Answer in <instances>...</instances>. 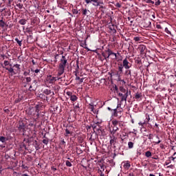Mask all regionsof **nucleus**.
<instances>
[{
    "label": "nucleus",
    "mask_w": 176,
    "mask_h": 176,
    "mask_svg": "<svg viewBox=\"0 0 176 176\" xmlns=\"http://www.w3.org/2000/svg\"><path fill=\"white\" fill-rule=\"evenodd\" d=\"M52 170H53L54 171H56L57 168H54V166H52Z\"/></svg>",
    "instance_id": "52"
},
{
    "label": "nucleus",
    "mask_w": 176,
    "mask_h": 176,
    "mask_svg": "<svg viewBox=\"0 0 176 176\" xmlns=\"http://www.w3.org/2000/svg\"><path fill=\"white\" fill-rule=\"evenodd\" d=\"M5 25H6L5 22H3V20H1L0 21V27H2L3 28V27H5Z\"/></svg>",
    "instance_id": "31"
},
{
    "label": "nucleus",
    "mask_w": 176,
    "mask_h": 176,
    "mask_svg": "<svg viewBox=\"0 0 176 176\" xmlns=\"http://www.w3.org/2000/svg\"><path fill=\"white\" fill-rule=\"evenodd\" d=\"M7 1V6H10L12 5V2H13V0H6Z\"/></svg>",
    "instance_id": "33"
},
{
    "label": "nucleus",
    "mask_w": 176,
    "mask_h": 176,
    "mask_svg": "<svg viewBox=\"0 0 176 176\" xmlns=\"http://www.w3.org/2000/svg\"><path fill=\"white\" fill-rule=\"evenodd\" d=\"M66 94L70 97L71 101L75 102L78 100V97L76 95H72V92L71 91L66 92Z\"/></svg>",
    "instance_id": "4"
},
{
    "label": "nucleus",
    "mask_w": 176,
    "mask_h": 176,
    "mask_svg": "<svg viewBox=\"0 0 176 176\" xmlns=\"http://www.w3.org/2000/svg\"><path fill=\"white\" fill-rule=\"evenodd\" d=\"M149 120H151V118L149 117V115L146 114V119L144 120V123L146 124H148V123H149Z\"/></svg>",
    "instance_id": "16"
},
{
    "label": "nucleus",
    "mask_w": 176,
    "mask_h": 176,
    "mask_svg": "<svg viewBox=\"0 0 176 176\" xmlns=\"http://www.w3.org/2000/svg\"><path fill=\"white\" fill-rule=\"evenodd\" d=\"M148 140H152V138H153L152 134H149V135H148Z\"/></svg>",
    "instance_id": "47"
},
{
    "label": "nucleus",
    "mask_w": 176,
    "mask_h": 176,
    "mask_svg": "<svg viewBox=\"0 0 176 176\" xmlns=\"http://www.w3.org/2000/svg\"><path fill=\"white\" fill-rule=\"evenodd\" d=\"M52 94V91L49 90V89H45L44 90V94H46L47 96H49V94Z\"/></svg>",
    "instance_id": "25"
},
{
    "label": "nucleus",
    "mask_w": 176,
    "mask_h": 176,
    "mask_svg": "<svg viewBox=\"0 0 176 176\" xmlns=\"http://www.w3.org/2000/svg\"><path fill=\"white\" fill-rule=\"evenodd\" d=\"M18 129H19V131H21L24 134V133L25 131V125L24 124V123L21 122L19 124Z\"/></svg>",
    "instance_id": "9"
},
{
    "label": "nucleus",
    "mask_w": 176,
    "mask_h": 176,
    "mask_svg": "<svg viewBox=\"0 0 176 176\" xmlns=\"http://www.w3.org/2000/svg\"><path fill=\"white\" fill-rule=\"evenodd\" d=\"M3 65H5V67H8V65H10V67H12V64H10L8 60H4Z\"/></svg>",
    "instance_id": "23"
},
{
    "label": "nucleus",
    "mask_w": 176,
    "mask_h": 176,
    "mask_svg": "<svg viewBox=\"0 0 176 176\" xmlns=\"http://www.w3.org/2000/svg\"><path fill=\"white\" fill-rule=\"evenodd\" d=\"M144 1L146 2V3H151L152 5L155 3V2L152 0H144Z\"/></svg>",
    "instance_id": "29"
},
{
    "label": "nucleus",
    "mask_w": 176,
    "mask_h": 176,
    "mask_svg": "<svg viewBox=\"0 0 176 176\" xmlns=\"http://www.w3.org/2000/svg\"><path fill=\"white\" fill-rule=\"evenodd\" d=\"M56 80H60V79H61V78L60 77H56Z\"/></svg>",
    "instance_id": "60"
},
{
    "label": "nucleus",
    "mask_w": 176,
    "mask_h": 176,
    "mask_svg": "<svg viewBox=\"0 0 176 176\" xmlns=\"http://www.w3.org/2000/svg\"><path fill=\"white\" fill-rule=\"evenodd\" d=\"M138 50L140 51L141 54H145V51L146 50V47L144 45H140L138 47Z\"/></svg>",
    "instance_id": "6"
},
{
    "label": "nucleus",
    "mask_w": 176,
    "mask_h": 176,
    "mask_svg": "<svg viewBox=\"0 0 176 176\" xmlns=\"http://www.w3.org/2000/svg\"><path fill=\"white\" fill-rule=\"evenodd\" d=\"M23 175H24V176H30V175H27V174H24Z\"/></svg>",
    "instance_id": "64"
},
{
    "label": "nucleus",
    "mask_w": 176,
    "mask_h": 176,
    "mask_svg": "<svg viewBox=\"0 0 176 176\" xmlns=\"http://www.w3.org/2000/svg\"><path fill=\"white\" fill-rule=\"evenodd\" d=\"M41 70H39L38 69H36V70H34L35 74H39Z\"/></svg>",
    "instance_id": "50"
},
{
    "label": "nucleus",
    "mask_w": 176,
    "mask_h": 176,
    "mask_svg": "<svg viewBox=\"0 0 176 176\" xmlns=\"http://www.w3.org/2000/svg\"><path fill=\"white\" fill-rule=\"evenodd\" d=\"M15 41L18 43L19 46H21V41L19 40L17 38H15Z\"/></svg>",
    "instance_id": "30"
},
{
    "label": "nucleus",
    "mask_w": 176,
    "mask_h": 176,
    "mask_svg": "<svg viewBox=\"0 0 176 176\" xmlns=\"http://www.w3.org/2000/svg\"><path fill=\"white\" fill-rule=\"evenodd\" d=\"M67 63L68 61L67 60V58L65 56H62L58 67V76H61V75L64 74Z\"/></svg>",
    "instance_id": "1"
},
{
    "label": "nucleus",
    "mask_w": 176,
    "mask_h": 176,
    "mask_svg": "<svg viewBox=\"0 0 176 176\" xmlns=\"http://www.w3.org/2000/svg\"><path fill=\"white\" fill-rule=\"evenodd\" d=\"M32 63L33 65H35V61H34V60H32Z\"/></svg>",
    "instance_id": "62"
},
{
    "label": "nucleus",
    "mask_w": 176,
    "mask_h": 176,
    "mask_svg": "<svg viewBox=\"0 0 176 176\" xmlns=\"http://www.w3.org/2000/svg\"><path fill=\"white\" fill-rule=\"evenodd\" d=\"M122 67H124L125 69H130V68L131 67V65H130V63L129 62L127 58L123 60Z\"/></svg>",
    "instance_id": "3"
},
{
    "label": "nucleus",
    "mask_w": 176,
    "mask_h": 176,
    "mask_svg": "<svg viewBox=\"0 0 176 176\" xmlns=\"http://www.w3.org/2000/svg\"><path fill=\"white\" fill-rule=\"evenodd\" d=\"M149 176H155V175L151 173V174L149 175Z\"/></svg>",
    "instance_id": "63"
},
{
    "label": "nucleus",
    "mask_w": 176,
    "mask_h": 176,
    "mask_svg": "<svg viewBox=\"0 0 176 176\" xmlns=\"http://www.w3.org/2000/svg\"><path fill=\"white\" fill-rule=\"evenodd\" d=\"M107 52H108L107 58H109V56H112V54H114V58H113V60H116V59L118 58V55H116V53L113 52L111 51V50H109V49Z\"/></svg>",
    "instance_id": "8"
},
{
    "label": "nucleus",
    "mask_w": 176,
    "mask_h": 176,
    "mask_svg": "<svg viewBox=\"0 0 176 176\" xmlns=\"http://www.w3.org/2000/svg\"><path fill=\"white\" fill-rule=\"evenodd\" d=\"M133 41H135V42H140V41H141V38L139 36H135L133 38Z\"/></svg>",
    "instance_id": "26"
},
{
    "label": "nucleus",
    "mask_w": 176,
    "mask_h": 176,
    "mask_svg": "<svg viewBox=\"0 0 176 176\" xmlns=\"http://www.w3.org/2000/svg\"><path fill=\"white\" fill-rule=\"evenodd\" d=\"M161 2H160V0H158L157 2H155V5L156 6H159V5H160Z\"/></svg>",
    "instance_id": "42"
},
{
    "label": "nucleus",
    "mask_w": 176,
    "mask_h": 176,
    "mask_svg": "<svg viewBox=\"0 0 176 176\" xmlns=\"http://www.w3.org/2000/svg\"><path fill=\"white\" fill-rule=\"evenodd\" d=\"M19 24H21V25H25V24H27V20L25 19H21L19 21Z\"/></svg>",
    "instance_id": "15"
},
{
    "label": "nucleus",
    "mask_w": 176,
    "mask_h": 176,
    "mask_svg": "<svg viewBox=\"0 0 176 176\" xmlns=\"http://www.w3.org/2000/svg\"><path fill=\"white\" fill-rule=\"evenodd\" d=\"M113 126H118V124H119L120 123V121L118 120H113L112 122H111Z\"/></svg>",
    "instance_id": "18"
},
{
    "label": "nucleus",
    "mask_w": 176,
    "mask_h": 176,
    "mask_svg": "<svg viewBox=\"0 0 176 176\" xmlns=\"http://www.w3.org/2000/svg\"><path fill=\"white\" fill-rule=\"evenodd\" d=\"M85 3L89 4V3H91V2H93V0H85Z\"/></svg>",
    "instance_id": "41"
},
{
    "label": "nucleus",
    "mask_w": 176,
    "mask_h": 176,
    "mask_svg": "<svg viewBox=\"0 0 176 176\" xmlns=\"http://www.w3.org/2000/svg\"><path fill=\"white\" fill-rule=\"evenodd\" d=\"M66 166L67 167H72V164L71 163V162L67 160V161H66Z\"/></svg>",
    "instance_id": "28"
},
{
    "label": "nucleus",
    "mask_w": 176,
    "mask_h": 176,
    "mask_svg": "<svg viewBox=\"0 0 176 176\" xmlns=\"http://www.w3.org/2000/svg\"><path fill=\"white\" fill-rule=\"evenodd\" d=\"M0 141H1V142H6V141H8V139H6V138H5L3 136H1Z\"/></svg>",
    "instance_id": "22"
},
{
    "label": "nucleus",
    "mask_w": 176,
    "mask_h": 176,
    "mask_svg": "<svg viewBox=\"0 0 176 176\" xmlns=\"http://www.w3.org/2000/svg\"><path fill=\"white\" fill-rule=\"evenodd\" d=\"M6 69L10 72V74H13V75H16V72H14V69L13 67H6Z\"/></svg>",
    "instance_id": "13"
},
{
    "label": "nucleus",
    "mask_w": 176,
    "mask_h": 176,
    "mask_svg": "<svg viewBox=\"0 0 176 176\" xmlns=\"http://www.w3.org/2000/svg\"><path fill=\"white\" fill-rule=\"evenodd\" d=\"M123 68H124V67L123 66V65H120L118 66V74L120 75L121 74L123 73Z\"/></svg>",
    "instance_id": "12"
},
{
    "label": "nucleus",
    "mask_w": 176,
    "mask_h": 176,
    "mask_svg": "<svg viewBox=\"0 0 176 176\" xmlns=\"http://www.w3.org/2000/svg\"><path fill=\"white\" fill-rule=\"evenodd\" d=\"M160 142H162V141L161 140H158L157 142H155V144H160Z\"/></svg>",
    "instance_id": "57"
},
{
    "label": "nucleus",
    "mask_w": 176,
    "mask_h": 176,
    "mask_svg": "<svg viewBox=\"0 0 176 176\" xmlns=\"http://www.w3.org/2000/svg\"><path fill=\"white\" fill-rule=\"evenodd\" d=\"M84 78H80V82L83 83Z\"/></svg>",
    "instance_id": "56"
},
{
    "label": "nucleus",
    "mask_w": 176,
    "mask_h": 176,
    "mask_svg": "<svg viewBox=\"0 0 176 176\" xmlns=\"http://www.w3.org/2000/svg\"><path fill=\"white\" fill-rule=\"evenodd\" d=\"M118 112H123V109H122V108H121V109H118Z\"/></svg>",
    "instance_id": "58"
},
{
    "label": "nucleus",
    "mask_w": 176,
    "mask_h": 176,
    "mask_svg": "<svg viewBox=\"0 0 176 176\" xmlns=\"http://www.w3.org/2000/svg\"><path fill=\"white\" fill-rule=\"evenodd\" d=\"M43 142L45 144V145H47V144H49V140H47V139H44Z\"/></svg>",
    "instance_id": "37"
},
{
    "label": "nucleus",
    "mask_w": 176,
    "mask_h": 176,
    "mask_svg": "<svg viewBox=\"0 0 176 176\" xmlns=\"http://www.w3.org/2000/svg\"><path fill=\"white\" fill-rule=\"evenodd\" d=\"M87 12H89V10H87V9H82V14L84 16H86L87 14Z\"/></svg>",
    "instance_id": "32"
},
{
    "label": "nucleus",
    "mask_w": 176,
    "mask_h": 176,
    "mask_svg": "<svg viewBox=\"0 0 176 176\" xmlns=\"http://www.w3.org/2000/svg\"><path fill=\"white\" fill-rule=\"evenodd\" d=\"M135 98L138 100V98H141V95L140 94H136L135 96Z\"/></svg>",
    "instance_id": "36"
},
{
    "label": "nucleus",
    "mask_w": 176,
    "mask_h": 176,
    "mask_svg": "<svg viewBox=\"0 0 176 176\" xmlns=\"http://www.w3.org/2000/svg\"><path fill=\"white\" fill-rule=\"evenodd\" d=\"M156 28H157V30H162V25H156Z\"/></svg>",
    "instance_id": "43"
},
{
    "label": "nucleus",
    "mask_w": 176,
    "mask_h": 176,
    "mask_svg": "<svg viewBox=\"0 0 176 176\" xmlns=\"http://www.w3.org/2000/svg\"><path fill=\"white\" fill-rule=\"evenodd\" d=\"M16 7L19 8V9H23V4L19 3L16 4Z\"/></svg>",
    "instance_id": "34"
},
{
    "label": "nucleus",
    "mask_w": 176,
    "mask_h": 176,
    "mask_svg": "<svg viewBox=\"0 0 176 176\" xmlns=\"http://www.w3.org/2000/svg\"><path fill=\"white\" fill-rule=\"evenodd\" d=\"M78 13H79V11H78V10H74V14H78Z\"/></svg>",
    "instance_id": "49"
},
{
    "label": "nucleus",
    "mask_w": 176,
    "mask_h": 176,
    "mask_svg": "<svg viewBox=\"0 0 176 176\" xmlns=\"http://www.w3.org/2000/svg\"><path fill=\"white\" fill-rule=\"evenodd\" d=\"M57 57H58V54H56V55L55 56V60H57Z\"/></svg>",
    "instance_id": "61"
},
{
    "label": "nucleus",
    "mask_w": 176,
    "mask_h": 176,
    "mask_svg": "<svg viewBox=\"0 0 176 176\" xmlns=\"http://www.w3.org/2000/svg\"><path fill=\"white\" fill-rule=\"evenodd\" d=\"M13 67H14V68H16V72L20 71V65H19V64H15V65H14Z\"/></svg>",
    "instance_id": "24"
},
{
    "label": "nucleus",
    "mask_w": 176,
    "mask_h": 176,
    "mask_svg": "<svg viewBox=\"0 0 176 176\" xmlns=\"http://www.w3.org/2000/svg\"><path fill=\"white\" fill-rule=\"evenodd\" d=\"M123 164V167L124 168H125V170H129L130 168V162H129V161L122 162Z\"/></svg>",
    "instance_id": "11"
},
{
    "label": "nucleus",
    "mask_w": 176,
    "mask_h": 176,
    "mask_svg": "<svg viewBox=\"0 0 176 176\" xmlns=\"http://www.w3.org/2000/svg\"><path fill=\"white\" fill-rule=\"evenodd\" d=\"M36 83H37L36 80H34L32 82V85H34V86H36Z\"/></svg>",
    "instance_id": "51"
},
{
    "label": "nucleus",
    "mask_w": 176,
    "mask_h": 176,
    "mask_svg": "<svg viewBox=\"0 0 176 176\" xmlns=\"http://www.w3.org/2000/svg\"><path fill=\"white\" fill-rule=\"evenodd\" d=\"M80 80V77H79V76L76 77V80Z\"/></svg>",
    "instance_id": "55"
},
{
    "label": "nucleus",
    "mask_w": 176,
    "mask_h": 176,
    "mask_svg": "<svg viewBox=\"0 0 176 176\" xmlns=\"http://www.w3.org/2000/svg\"><path fill=\"white\" fill-rule=\"evenodd\" d=\"M105 168L106 167L104 165H100L98 171L100 176H108V170H105Z\"/></svg>",
    "instance_id": "2"
},
{
    "label": "nucleus",
    "mask_w": 176,
    "mask_h": 176,
    "mask_svg": "<svg viewBox=\"0 0 176 176\" xmlns=\"http://www.w3.org/2000/svg\"><path fill=\"white\" fill-rule=\"evenodd\" d=\"M124 96H126V98H127V97H129V92H126Z\"/></svg>",
    "instance_id": "59"
},
{
    "label": "nucleus",
    "mask_w": 176,
    "mask_h": 176,
    "mask_svg": "<svg viewBox=\"0 0 176 176\" xmlns=\"http://www.w3.org/2000/svg\"><path fill=\"white\" fill-rule=\"evenodd\" d=\"M118 96H120V97H123V96H124L123 94H122V93H119L118 94Z\"/></svg>",
    "instance_id": "53"
},
{
    "label": "nucleus",
    "mask_w": 176,
    "mask_h": 176,
    "mask_svg": "<svg viewBox=\"0 0 176 176\" xmlns=\"http://www.w3.org/2000/svg\"><path fill=\"white\" fill-rule=\"evenodd\" d=\"M47 80L50 83H54V82H56L57 80V78L53 77L52 75H50V76H47Z\"/></svg>",
    "instance_id": "5"
},
{
    "label": "nucleus",
    "mask_w": 176,
    "mask_h": 176,
    "mask_svg": "<svg viewBox=\"0 0 176 176\" xmlns=\"http://www.w3.org/2000/svg\"><path fill=\"white\" fill-rule=\"evenodd\" d=\"M25 81H26L28 83H30V82H31V77H26V78H25Z\"/></svg>",
    "instance_id": "35"
},
{
    "label": "nucleus",
    "mask_w": 176,
    "mask_h": 176,
    "mask_svg": "<svg viewBox=\"0 0 176 176\" xmlns=\"http://www.w3.org/2000/svg\"><path fill=\"white\" fill-rule=\"evenodd\" d=\"M29 90H30V91H34V90H35V89H32V85H30L29 87Z\"/></svg>",
    "instance_id": "48"
},
{
    "label": "nucleus",
    "mask_w": 176,
    "mask_h": 176,
    "mask_svg": "<svg viewBox=\"0 0 176 176\" xmlns=\"http://www.w3.org/2000/svg\"><path fill=\"white\" fill-rule=\"evenodd\" d=\"M120 107H122V103H118L117 105L116 109H119V108H120Z\"/></svg>",
    "instance_id": "46"
},
{
    "label": "nucleus",
    "mask_w": 176,
    "mask_h": 176,
    "mask_svg": "<svg viewBox=\"0 0 176 176\" xmlns=\"http://www.w3.org/2000/svg\"><path fill=\"white\" fill-rule=\"evenodd\" d=\"M23 75H24L25 76H27V75H28V72H24Z\"/></svg>",
    "instance_id": "54"
},
{
    "label": "nucleus",
    "mask_w": 176,
    "mask_h": 176,
    "mask_svg": "<svg viewBox=\"0 0 176 176\" xmlns=\"http://www.w3.org/2000/svg\"><path fill=\"white\" fill-rule=\"evenodd\" d=\"M116 8H122V6L119 3H116Z\"/></svg>",
    "instance_id": "44"
},
{
    "label": "nucleus",
    "mask_w": 176,
    "mask_h": 176,
    "mask_svg": "<svg viewBox=\"0 0 176 176\" xmlns=\"http://www.w3.org/2000/svg\"><path fill=\"white\" fill-rule=\"evenodd\" d=\"M138 124H139V126H142H142H144V124H146L145 123V121H144L143 122H140L138 123Z\"/></svg>",
    "instance_id": "38"
},
{
    "label": "nucleus",
    "mask_w": 176,
    "mask_h": 176,
    "mask_svg": "<svg viewBox=\"0 0 176 176\" xmlns=\"http://www.w3.org/2000/svg\"><path fill=\"white\" fill-rule=\"evenodd\" d=\"M118 130H119V128H118L117 126H113V130L111 131V134H115V133H116Z\"/></svg>",
    "instance_id": "14"
},
{
    "label": "nucleus",
    "mask_w": 176,
    "mask_h": 176,
    "mask_svg": "<svg viewBox=\"0 0 176 176\" xmlns=\"http://www.w3.org/2000/svg\"><path fill=\"white\" fill-rule=\"evenodd\" d=\"M125 73L126 74V75H131V70H126Z\"/></svg>",
    "instance_id": "39"
},
{
    "label": "nucleus",
    "mask_w": 176,
    "mask_h": 176,
    "mask_svg": "<svg viewBox=\"0 0 176 176\" xmlns=\"http://www.w3.org/2000/svg\"><path fill=\"white\" fill-rule=\"evenodd\" d=\"M121 101H127V96H122L121 98Z\"/></svg>",
    "instance_id": "27"
},
{
    "label": "nucleus",
    "mask_w": 176,
    "mask_h": 176,
    "mask_svg": "<svg viewBox=\"0 0 176 176\" xmlns=\"http://www.w3.org/2000/svg\"><path fill=\"white\" fill-rule=\"evenodd\" d=\"M165 32H166V34H171V32H170L167 28H165Z\"/></svg>",
    "instance_id": "40"
},
{
    "label": "nucleus",
    "mask_w": 176,
    "mask_h": 176,
    "mask_svg": "<svg viewBox=\"0 0 176 176\" xmlns=\"http://www.w3.org/2000/svg\"><path fill=\"white\" fill-rule=\"evenodd\" d=\"M92 5L93 6H100L101 5H103V2L102 1H99L98 0H92Z\"/></svg>",
    "instance_id": "7"
},
{
    "label": "nucleus",
    "mask_w": 176,
    "mask_h": 176,
    "mask_svg": "<svg viewBox=\"0 0 176 176\" xmlns=\"http://www.w3.org/2000/svg\"><path fill=\"white\" fill-rule=\"evenodd\" d=\"M1 57H2L3 60H5V58H8V56H6V55L1 54Z\"/></svg>",
    "instance_id": "45"
},
{
    "label": "nucleus",
    "mask_w": 176,
    "mask_h": 176,
    "mask_svg": "<svg viewBox=\"0 0 176 176\" xmlns=\"http://www.w3.org/2000/svg\"><path fill=\"white\" fill-rule=\"evenodd\" d=\"M118 109H114L113 110V116H116V117H118Z\"/></svg>",
    "instance_id": "20"
},
{
    "label": "nucleus",
    "mask_w": 176,
    "mask_h": 176,
    "mask_svg": "<svg viewBox=\"0 0 176 176\" xmlns=\"http://www.w3.org/2000/svg\"><path fill=\"white\" fill-rule=\"evenodd\" d=\"M110 142H109V144L110 145H115V144H116V138L115 136H110Z\"/></svg>",
    "instance_id": "10"
},
{
    "label": "nucleus",
    "mask_w": 176,
    "mask_h": 176,
    "mask_svg": "<svg viewBox=\"0 0 176 176\" xmlns=\"http://www.w3.org/2000/svg\"><path fill=\"white\" fill-rule=\"evenodd\" d=\"M69 134H72L71 131H69L68 129H66L65 133V137H69Z\"/></svg>",
    "instance_id": "19"
},
{
    "label": "nucleus",
    "mask_w": 176,
    "mask_h": 176,
    "mask_svg": "<svg viewBox=\"0 0 176 176\" xmlns=\"http://www.w3.org/2000/svg\"><path fill=\"white\" fill-rule=\"evenodd\" d=\"M133 147H134V143H133V142H128V148L129 149H133Z\"/></svg>",
    "instance_id": "17"
},
{
    "label": "nucleus",
    "mask_w": 176,
    "mask_h": 176,
    "mask_svg": "<svg viewBox=\"0 0 176 176\" xmlns=\"http://www.w3.org/2000/svg\"><path fill=\"white\" fill-rule=\"evenodd\" d=\"M146 157H151L152 156V153L151 151H146L145 153Z\"/></svg>",
    "instance_id": "21"
}]
</instances>
